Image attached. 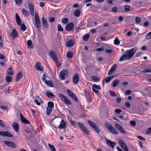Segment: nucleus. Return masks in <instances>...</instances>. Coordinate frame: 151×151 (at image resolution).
I'll return each mask as SVG.
<instances>
[{"mask_svg":"<svg viewBox=\"0 0 151 151\" xmlns=\"http://www.w3.org/2000/svg\"><path fill=\"white\" fill-rule=\"evenodd\" d=\"M22 12L23 14L25 17H27L28 16L29 13L28 11L25 10V9H22Z\"/></svg>","mask_w":151,"mask_h":151,"instance_id":"5701e85b","label":"nucleus"},{"mask_svg":"<svg viewBox=\"0 0 151 151\" xmlns=\"http://www.w3.org/2000/svg\"><path fill=\"white\" fill-rule=\"evenodd\" d=\"M13 70L7 71V74L8 75H13Z\"/></svg>","mask_w":151,"mask_h":151,"instance_id":"680f3d73","label":"nucleus"},{"mask_svg":"<svg viewBox=\"0 0 151 151\" xmlns=\"http://www.w3.org/2000/svg\"><path fill=\"white\" fill-rule=\"evenodd\" d=\"M17 32L15 29L13 30L12 32V37L13 38H15L17 37Z\"/></svg>","mask_w":151,"mask_h":151,"instance_id":"f3484780","label":"nucleus"},{"mask_svg":"<svg viewBox=\"0 0 151 151\" xmlns=\"http://www.w3.org/2000/svg\"><path fill=\"white\" fill-rule=\"evenodd\" d=\"M16 5L18 6H20L22 3V0H14Z\"/></svg>","mask_w":151,"mask_h":151,"instance_id":"bb28decb","label":"nucleus"},{"mask_svg":"<svg viewBox=\"0 0 151 151\" xmlns=\"http://www.w3.org/2000/svg\"><path fill=\"white\" fill-rule=\"evenodd\" d=\"M92 79L93 80L95 81H99V79L98 77H96V76H92L91 77Z\"/></svg>","mask_w":151,"mask_h":151,"instance_id":"6e6d98bb","label":"nucleus"},{"mask_svg":"<svg viewBox=\"0 0 151 151\" xmlns=\"http://www.w3.org/2000/svg\"><path fill=\"white\" fill-rule=\"evenodd\" d=\"M52 111V109L49 107H47L46 109V113L47 115H49Z\"/></svg>","mask_w":151,"mask_h":151,"instance_id":"cd10ccee","label":"nucleus"},{"mask_svg":"<svg viewBox=\"0 0 151 151\" xmlns=\"http://www.w3.org/2000/svg\"><path fill=\"white\" fill-rule=\"evenodd\" d=\"M114 44L116 45H118L120 43V41L117 38H116L114 40Z\"/></svg>","mask_w":151,"mask_h":151,"instance_id":"37998d69","label":"nucleus"},{"mask_svg":"<svg viewBox=\"0 0 151 151\" xmlns=\"http://www.w3.org/2000/svg\"><path fill=\"white\" fill-rule=\"evenodd\" d=\"M46 95L47 97L49 98H54L55 97L54 95L52 93L50 92L49 91L47 92Z\"/></svg>","mask_w":151,"mask_h":151,"instance_id":"4be33fe9","label":"nucleus"},{"mask_svg":"<svg viewBox=\"0 0 151 151\" xmlns=\"http://www.w3.org/2000/svg\"><path fill=\"white\" fill-rule=\"evenodd\" d=\"M121 147L122 149L125 151H128V149L125 144L124 145H122L121 146Z\"/></svg>","mask_w":151,"mask_h":151,"instance_id":"a19ab883","label":"nucleus"},{"mask_svg":"<svg viewBox=\"0 0 151 151\" xmlns=\"http://www.w3.org/2000/svg\"><path fill=\"white\" fill-rule=\"evenodd\" d=\"M110 81V78L109 77H106L104 81H103V82L105 83H107L108 82Z\"/></svg>","mask_w":151,"mask_h":151,"instance_id":"3c124183","label":"nucleus"},{"mask_svg":"<svg viewBox=\"0 0 151 151\" xmlns=\"http://www.w3.org/2000/svg\"><path fill=\"white\" fill-rule=\"evenodd\" d=\"M110 128H109V130L113 134H118V133L114 127H113L112 126L110 127Z\"/></svg>","mask_w":151,"mask_h":151,"instance_id":"412c9836","label":"nucleus"},{"mask_svg":"<svg viewBox=\"0 0 151 151\" xmlns=\"http://www.w3.org/2000/svg\"><path fill=\"white\" fill-rule=\"evenodd\" d=\"M125 10L126 12H128L130 10V7L128 5H126L124 7Z\"/></svg>","mask_w":151,"mask_h":151,"instance_id":"603ef678","label":"nucleus"},{"mask_svg":"<svg viewBox=\"0 0 151 151\" xmlns=\"http://www.w3.org/2000/svg\"><path fill=\"white\" fill-rule=\"evenodd\" d=\"M28 6L29 10L32 16H33L34 14V8L33 5L32 4H29Z\"/></svg>","mask_w":151,"mask_h":151,"instance_id":"ddd939ff","label":"nucleus"},{"mask_svg":"<svg viewBox=\"0 0 151 151\" xmlns=\"http://www.w3.org/2000/svg\"><path fill=\"white\" fill-rule=\"evenodd\" d=\"M35 23L37 28L39 30L40 29V27L41 24L40 21L39 19H35Z\"/></svg>","mask_w":151,"mask_h":151,"instance_id":"dca6fc26","label":"nucleus"},{"mask_svg":"<svg viewBox=\"0 0 151 151\" xmlns=\"http://www.w3.org/2000/svg\"><path fill=\"white\" fill-rule=\"evenodd\" d=\"M137 137L139 139L142 140V141H145V139L143 137L140 136H137Z\"/></svg>","mask_w":151,"mask_h":151,"instance_id":"0e129e2a","label":"nucleus"},{"mask_svg":"<svg viewBox=\"0 0 151 151\" xmlns=\"http://www.w3.org/2000/svg\"><path fill=\"white\" fill-rule=\"evenodd\" d=\"M58 30L59 31H63V28L60 24H58Z\"/></svg>","mask_w":151,"mask_h":151,"instance_id":"09e8293b","label":"nucleus"},{"mask_svg":"<svg viewBox=\"0 0 151 151\" xmlns=\"http://www.w3.org/2000/svg\"><path fill=\"white\" fill-rule=\"evenodd\" d=\"M67 56L68 58H71L73 56V53L72 52H69L67 54Z\"/></svg>","mask_w":151,"mask_h":151,"instance_id":"c03bdc74","label":"nucleus"},{"mask_svg":"<svg viewBox=\"0 0 151 151\" xmlns=\"http://www.w3.org/2000/svg\"><path fill=\"white\" fill-rule=\"evenodd\" d=\"M115 125L116 128L119 130V131L121 132L124 134L126 133V132L123 129L120 125L118 124H115Z\"/></svg>","mask_w":151,"mask_h":151,"instance_id":"1a4fd4ad","label":"nucleus"},{"mask_svg":"<svg viewBox=\"0 0 151 151\" xmlns=\"http://www.w3.org/2000/svg\"><path fill=\"white\" fill-rule=\"evenodd\" d=\"M27 45L31 49L33 48V45H32V42L31 40H29L27 41Z\"/></svg>","mask_w":151,"mask_h":151,"instance_id":"c85d7f7f","label":"nucleus"},{"mask_svg":"<svg viewBox=\"0 0 151 151\" xmlns=\"http://www.w3.org/2000/svg\"><path fill=\"white\" fill-rule=\"evenodd\" d=\"M20 117L22 122L25 124H30V122L25 119L21 113L20 114Z\"/></svg>","mask_w":151,"mask_h":151,"instance_id":"9d476101","label":"nucleus"},{"mask_svg":"<svg viewBox=\"0 0 151 151\" xmlns=\"http://www.w3.org/2000/svg\"><path fill=\"white\" fill-rule=\"evenodd\" d=\"M89 37V35L88 34H86L84 35L83 37V39L84 41H87L88 40Z\"/></svg>","mask_w":151,"mask_h":151,"instance_id":"a878e982","label":"nucleus"},{"mask_svg":"<svg viewBox=\"0 0 151 151\" xmlns=\"http://www.w3.org/2000/svg\"><path fill=\"white\" fill-rule=\"evenodd\" d=\"M59 96L60 97L61 99L65 102L68 98L65 96H64L62 94H59Z\"/></svg>","mask_w":151,"mask_h":151,"instance_id":"393cba45","label":"nucleus"},{"mask_svg":"<svg viewBox=\"0 0 151 151\" xmlns=\"http://www.w3.org/2000/svg\"><path fill=\"white\" fill-rule=\"evenodd\" d=\"M45 83L48 86L50 87H53L52 82L51 81H46Z\"/></svg>","mask_w":151,"mask_h":151,"instance_id":"2f4dec72","label":"nucleus"},{"mask_svg":"<svg viewBox=\"0 0 151 151\" xmlns=\"http://www.w3.org/2000/svg\"><path fill=\"white\" fill-rule=\"evenodd\" d=\"M50 54L51 57L55 61L58 60L57 55L54 51H51L50 52Z\"/></svg>","mask_w":151,"mask_h":151,"instance_id":"6e6552de","label":"nucleus"},{"mask_svg":"<svg viewBox=\"0 0 151 151\" xmlns=\"http://www.w3.org/2000/svg\"><path fill=\"white\" fill-rule=\"evenodd\" d=\"M137 50V48L135 47L130 50H127L125 53H123L122 55L119 60L120 61L129 60L132 57Z\"/></svg>","mask_w":151,"mask_h":151,"instance_id":"f257e3e1","label":"nucleus"},{"mask_svg":"<svg viewBox=\"0 0 151 151\" xmlns=\"http://www.w3.org/2000/svg\"><path fill=\"white\" fill-rule=\"evenodd\" d=\"M115 111L116 113L117 114H119L122 111V110L120 109H116L115 110Z\"/></svg>","mask_w":151,"mask_h":151,"instance_id":"13d9d810","label":"nucleus"},{"mask_svg":"<svg viewBox=\"0 0 151 151\" xmlns=\"http://www.w3.org/2000/svg\"><path fill=\"white\" fill-rule=\"evenodd\" d=\"M65 122L63 119H62L61 121L60 122V124L58 127V128L60 129H63L65 128Z\"/></svg>","mask_w":151,"mask_h":151,"instance_id":"4468645a","label":"nucleus"},{"mask_svg":"<svg viewBox=\"0 0 151 151\" xmlns=\"http://www.w3.org/2000/svg\"><path fill=\"white\" fill-rule=\"evenodd\" d=\"M106 127L108 128L109 130V128H110V127H111L112 125L109 123H106L105 124Z\"/></svg>","mask_w":151,"mask_h":151,"instance_id":"4d7b16f0","label":"nucleus"},{"mask_svg":"<svg viewBox=\"0 0 151 151\" xmlns=\"http://www.w3.org/2000/svg\"><path fill=\"white\" fill-rule=\"evenodd\" d=\"M70 122L72 125L75 127L78 125V122H75L74 121H73L71 120L70 121Z\"/></svg>","mask_w":151,"mask_h":151,"instance_id":"c9c22d12","label":"nucleus"},{"mask_svg":"<svg viewBox=\"0 0 151 151\" xmlns=\"http://www.w3.org/2000/svg\"><path fill=\"white\" fill-rule=\"evenodd\" d=\"M21 26V29L22 31H25L26 29H27V27H26V25L24 24H21L20 23V25Z\"/></svg>","mask_w":151,"mask_h":151,"instance_id":"c756f323","label":"nucleus"},{"mask_svg":"<svg viewBox=\"0 0 151 151\" xmlns=\"http://www.w3.org/2000/svg\"><path fill=\"white\" fill-rule=\"evenodd\" d=\"M68 22V19L66 18H63L62 20V22L64 24H67Z\"/></svg>","mask_w":151,"mask_h":151,"instance_id":"4c0bfd02","label":"nucleus"},{"mask_svg":"<svg viewBox=\"0 0 151 151\" xmlns=\"http://www.w3.org/2000/svg\"><path fill=\"white\" fill-rule=\"evenodd\" d=\"M42 21L43 26L46 28H47L48 27L47 22L46 21L45 18L44 17H42Z\"/></svg>","mask_w":151,"mask_h":151,"instance_id":"6ab92c4d","label":"nucleus"},{"mask_svg":"<svg viewBox=\"0 0 151 151\" xmlns=\"http://www.w3.org/2000/svg\"><path fill=\"white\" fill-rule=\"evenodd\" d=\"M136 122L135 121H131L130 124L132 126H134L136 125Z\"/></svg>","mask_w":151,"mask_h":151,"instance_id":"338daca9","label":"nucleus"},{"mask_svg":"<svg viewBox=\"0 0 151 151\" xmlns=\"http://www.w3.org/2000/svg\"><path fill=\"white\" fill-rule=\"evenodd\" d=\"M55 20V18L54 17H51L49 19V21L50 23H52L54 22Z\"/></svg>","mask_w":151,"mask_h":151,"instance_id":"69168bd1","label":"nucleus"},{"mask_svg":"<svg viewBox=\"0 0 151 151\" xmlns=\"http://www.w3.org/2000/svg\"><path fill=\"white\" fill-rule=\"evenodd\" d=\"M12 127L16 132H18L19 129V125L16 122H14L13 124L12 125Z\"/></svg>","mask_w":151,"mask_h":151,"instance_id":"9b49d317","label":"nucleus"},{"mask_svg":"<svg viewBox=\"0 0 151 151\" xmlns=\"http://www.w3.org/2000/svg\"><path fill=\"white\" fill-rule=\"evenodd\" d=\"M23 76L22 73H19L17 75L16 78V81H18Z\"/></svg>","mask_w":151,"mask_h":151,"instance_id":"b1692460","label":"nucleus"},{"mask_svg":"<svg viewBox=\"0 0 151 151\" xmlns=\"http://www.w3.org/2000/svg\"><path fill=\"white\" fill-rule=\"evenodd\" d=\"M85 96L87 97H88L89 96V92L88 90H85L84 91Z\"/></svg>","mask_w":151,"mask_h":151,"instance_id":"79ce46f5","label":"nucleus"},{"mask_svg":"<svg viewBox=\"0 0 151 151\" xmlns=\"http://www.w3.org/2000/svg\"><path fill=\"white\" fill-rule=\"evenodd\" d=\"M74 24L72 22L69 23L65 27V29L67 31H70L74 27Z\"/></svg>","mask_w":151,"mask_h":151,"instance_id":"0eeeda50","label":"nucleus"},{"mask_svg":"<svg viewBox=\"0 0 151 151\" xmlns=\"http://www.w3.org/2000/svg\"><path fill=\"white\" fill-rule=\"evenodd\" d=\"M117 67V65L116 64L113 65L111 68V69L109 71L108 73V75L109 76L112 74L114 72Z\"/></svg>","mask_w":151,"mask_h":151,"instance_id":"423d86ee","label":"nucleus"},{"mask_svg":"<svg viewBox=\"0 0 151 151\" xmlns=\"http://www.w3.org/2000/svg\"><path fill=\"white\" fill-rule=\"evenodd\" d=\"M119 80H118L116 79L114 80L113 83V86L114 87L117 86L119 84Z\"/></svg>","mask_w":151,"mask_h":151,"instance_id":"7c9ffc66","label":"nucleus"},{"mask_svg":"<svg viewBox=\"0 0 151 151\" xmlns=\"http://www.w3.org/2000/svg\"><path fill=\"white\" fill-rule=\"evenodd\" d=\"M71 97L75 101L77 102L78 101V100L77 97L74 94Z\"/></svg>","mask_w":151,"mask_h":151,"instance_id":"864d4df0","label":"nucleus"},{"mask_svg":"<svg viewBox=\"0 0 151 151\" xmlns=\"http://www.w3.org/2000/svg\"><path fill=\"white\" fill-rule=\"evenodd\" d=\"M67 92L69 95L70 97L73 94V93L71 91L68 90H67Z\"/></svg>","mask_w":151,"mask_h":151,"instance_id":"052dcab7","label":"nucleus"},{"mask_svg":"<svg viewBox=\"0 0 151 151\" xmlns=\"http://www.w3.org/2000/svg\"><path fill=\"white\" fill-rule=\"evenodd\" d=\"M68 71L67 70H64L61 71L60 73V78L63 80L65 79L68 76Z\"/></svg>","mask_w":151,"mask_h":151,"instance_id":"f03ea898","label":"nucleus"},{"mask_svg":"<svg viewBox=\"0 0 151 151\" xmlns=\"http://www.w3.org/2000/svg\"><path fill=\"white\" fill-rule=\"evenodd\" d=\"M74 42L73 40H69L66 44V46L71 47L74 45Z\"/></svg>","mask_w":151,"mask_h":151,"instance_id":"aec40b11","label":"nucleus"},{"mask_svg":"<svg viewBox=\"0 0 151 151\" xmlns=\"http://www.w3.org/2000/svg\"><path fill=\"white\" fill-rule=\"evenodd\" d=\"M93 128L94 130L95 131L99 133L100 130L97 126L96 125L94 127H93Z\"/></svg>","mask_w":151,"mask_h":151,"instance_id":"a18cd8bd","label":"nucleus"},{"mask_svg":"<svg viewBox=\"0 0 151 151\" xmlns=\"http://www.w3.org/2000/svg\"><path fill=\"white\" fill-rule=\"evenodd\" d=\"M48 146L52 151H56L55 148L53 145L49 144Z\"/></svg>","mask_w":151,"mask_h":151,"instance_id":"e433bc0d","label":"nucleus"},{"mask_svg":"<svg viewBox=\"0 0 151 151\" xmlns=\"http://www.w3.org/2000/svg\"><path fill=\"white\" fill-rule=\"evenodd\" d=\"M93 87L98 89H101V88L99 85H96L95 84H93Z\"/></svg>","mask_w":151,"mask_h":151,"instance_id":"de8ad7c7","label":"nucleus"},{"mask_svg":"<svg viewBox=\"0 0 151 151\" xmlns=\"http://www.w3.org/2000/svg\"><path fill=\"white\" fill-rule=\"evenodd\" d=\"M78 123L79 126L82 129L83 128H84L85 127L84 125L82 123L78 122Z\"/></svg>","mask_w":151,"mask_h":151,"instance_id":"8fccbe9b","label":"nucleus"},{"mask_svg":"<svg viewBox=\"0 0 151 151\" xmlns=\"http://www.w3.org/2000/svg\"><path fill=\"white\" fill-rule=\"evenodd\" d=\"M80 11L79 9L75 11L74 12V14L76 17H79L80 15Z\"/></svg>","mask_w":151,"mask_h":151,"instance_id":"473e14b6","label":"nucleus"},{"mask_svg":"<svg viewBox=\"0 0 151 151\" xmlns=\"http://www.w3.org/2000/svg\"><path fill=\"white\" fill-rule=\"evenodd\" d=\"M145 39L147 40H149L151 39V32H149L146 35Z\"/></svg>","mask_w":151,"mask_h":151,"instance_id":"f704fd0d","label":"nucleus"},{"mask_svg":"<svg viewBox=\"0 0 151 151\" xmlns=\"http://www.w3.org/2000/svg\"><path fill=\"white\" fill-rule=\"evenodd\" d=\"M88 122L90 125L93 128V127H94L95 126H96V124L95 123H94L92 121L88 120Z\"/></svg>","mask_w":151,"mask_h":151,"instance_id":"72a5a7b5","label":"nucleus"},{"mask_svg":"<svg viewBox=\"0 0 151 151\" xmlns=\"http://www.w3.org/2000/svg\"><path fill=\"white\" fill-rule=\"evenodd\" d=\"M15 17L17 24L18 25H20L21 23V19L18 14L17 13L15 14Z\"/></svg>","mask_w":151,"mask_h":151,"instance_id":"a211bd4d","label":"nucleus"},{"mask_svg":"<svg viewBox=\"0 0 151 151\" xmlns=\"http://www.w3.org/2000/svg\"><path fill=\"white\" fill-rule=\"evenodd\" d=\"M82 130L87 134H89V131L87 128L85 127L84 128H83Z\"/></svg>","mask_w":151,"mask_h":151,"instance_id":"49530a36","label":"nucleus"},{"mask_svg":"<svg viewBox=\"0 0 151 151\" xmlns=\"http://www.w3.org/2000/svg\"><path fill=\"white\" fill-rule=\"evenodd\" d=\"M48 106L47 107H49L52 108L54 106V103L52 102H49L48 103Z\"/></svg>","mask_w":151,"mask_h":151,"instance_id":"ea45409f","label":"nucleus"},{"mask_svg":"<svg viewBox=\"0 0 151 151\" xmlns=\"http://www.w3.org/2000/svg\"><path fill=\"white\" fill-rule=\"evenodd\" d=\"M0 135L4 137H13L12 134L9 133L8 131H0Z\"/></svg>","mask_w":151,"mask_h":151,"instance_id":"20e7f679","label":"nucleus"},{"mask_svg":"<svg viewBox=\"0 0 151 151\" xmlns=\"http://www.w3.org/2000/svg\"><path fill=\"white\" fill-rule=\"evenodd\" d=\"M105 140L107 144L112 148L114 147V146L116 145L115 142H112L110 140L106 138H105Z\"/></svg>","mask_w":151,"mask_h":151,"instance_id":"39448f33","label":"nucleus"},{"mask_svg":"<svg viewBox=\"0 0 151 151\" xmlns=\"http://www.w3.org/2000/svg\"><path fill=\"white\" fill-rule=\"evenodd\" d=\"M6 82H10L12 81L11 77L9 76H6Z\"/></svg>","mask_w":151,"mask_h":151,"instance_id":"58836bf2","label":"nucleus"},{"mask_svg":"<svg viewBox=\"0 0 151 151\" xmlns=\"http://www.w3.org/2000/svg\"><path fill=\"white\" fill-rule=\"evenodd\" d=\"M142 73H151V70H149V69H145L144 70H142Z\"/></svg>","mask_w":151,"mask_h":151,"instance_id":"5fc2aeb1","label":"nucleus"},{"mask_svg":"<svg viewBox=\"0 0 151 151\" xmlns=\"http://www.w3.org/2000/svg\"><path fill=\"white\" fill-rule=\"evenodd\" d=\"M5 144L8 147L16 148L17 146L12 141H6L4 142Z\"/></svg>","mask_w":151,"mask_h":151,"instance_id":"7ed1b4c3","label":"nucleus"},{"mask_svg":"<svg viewBox=\"0 0 151 151\" xmlns=\"http://www.w3.org/2000/svg\"><path fill=\"white\" fill-rule=\"evenodd\" d=\"M79 81V76L77 73L76 74L73 78V81L74 84H76Z\"/></svg>","mask_w":151,"mask_h":151,"instance_id":"f8f14e48","label":"nucleus"},{"mask_svg":"<svg viewBox=\"0 0 151 151\" xmlns=\"http://www.w3.org/2000/svg\"><path fill=\"white\" fill-rule=\"evenodd\" d=\"M41 63L40 62H38L36 65V69L39 71H42L43 70V68L41 66Z\"/></svg>","mask_w":151,"mask_h":151,"instance_id":"2eb2a0df","label":"nucleus"},{"mask_svg":"<svg viewBox=\"0 0 151 151\" xmlns=\"http://www.w3.org/2000/svg\"><path fill=\"white\" fill-rule=\"evenodd\" d=\"M151 133V127L148 128L146 131V133L147 134H149Z\"/></svg>","mask_w":151,"mask_h":151,"instance_id":"774afa93","label":"nucleus"},{"mask_svg":"<svg viewBox=\"0 0 151 151\" xmlns=\"http://www.w3.org/2000/svg\"><path fill=\"white\" fill-rule=\"evenodd\" d=\"M65 102L67 105H70L71 104V102L70 101L68 98Z\"/></svg>","mask_w":151,"mask_h":151,"instance_id":"bf43d9fd","label":"nucleus"},{"mask_svg":"<svg viewBox=\"0 0 151 151\" xmlns=\"http://www.w3.org/2000/svg\"><path fill=\"white\" fill-rule=\"evenodd\" d=\"M113 50L111 49H106L105 52L107 53H110L112 52Z\"/></svg>","mask_w":151,"mask_h":151,"instance_id":"e2e57ef3","label":"nucleus"}]
</instances>
